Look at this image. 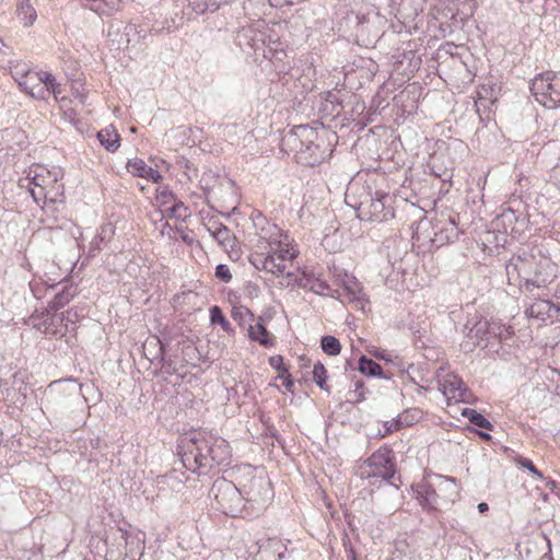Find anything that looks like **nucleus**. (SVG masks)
<instances>
[{
	"mask_svg": "<svg viewBox=\"0 0 560 560\" xmlns=\"http://www.w3.org/2000/svg\"><path fill=\"white\" fill-rule=\"evenodd\" d=\"M509 284L533 292L557 278V265L538 248H522L505 265Z\"/></svg>",
	"mask_w": 560,
	"mask_h": 560,
	"instance_id": "obj_1",
	"label": "nucleus"
},
{
	"mask_svg": "<svg viewBox=\"0 0 560 560\" xmlns=\"http://www.w3.org/2000/svg\"><path fill=\"white\" fill-rule=\"evenodd\" d=\"M177 448L183 466L199 475L205 474L203 470L225 464L231 456L229 443L206 431L182 438Z\"/></svg>",
	"mask_w": 560,
	"mask_h": 560,
	"instance_id": "obj_2",
	"label": "nucleus"
},
{
	"mask_svg": "<svg viewBox=\"0 0 560 560\" xmlns=\"http://www.w3.org/2000/svg\"><path fill=\"white\" fill-rule=\"evenodd\" d=\"M284 141L295 151L299 163L307 166L319 165L331 152L319 138L316 128L308 125L295 126L284 137Z\"/></svg>",
	"mask_w": 560,
	"mask_h": 560,
	"instance_id": "obj_3",
	"label": "nucleus"
},
{
	"mask_svg": "<svg viewBox=\"0 0 560 560\" xmlns=\"http://www.w3.org/2000/svg\"><path fill=\"white\" fill-rule=\"evenodd\" d=\"M210 495L215 502V509L223 514L237 517L242 512L243 497L238 486L225 479H217L210 489Z\"/></svg>",
	"mask_w": 560,
	"mask_h": 560,
	"instance_id": "obj_4",
	"label": "nucleus"
},
{
	"mask_svg": "<svg viewBox=\"0 0 560 560\" xmlns=\"http://www.w3.org/2000/svg\"><path fill=\"white\" fill-rule=\"evenodd\" d=\"M535 100L548 109L560 107V72L545 71L537 74L529 85Z\"/></svg>",
	"mask_w": 560,
	"mask_h": 560,
	"instance_id": "obj_5",
	"label": "nucleus"
},
{
	"mask_svg": "<svg viewBox=\"0 0 560 560\" xmlns=\"http://www.w3.org/2000/svg\"><path fill=\"white\" fill-rule=\"evenodd\" d=\"M392 196L385 192L376 191L374 197L361 201L357 208L358 218L360 220L371 222H383L394 217L390 206Z\"/></svg>",
	"mask_w": 560,
	"mask_h": 560,
	"instance_id": "obj_6",
	"label": "nucleus"
},
{
	"mask_svg": "<svg viewBox=\"0 0 560 560\" xmlns=\"http://www.w3.org/2000/svg\"><path fill=\"white\" fill-rule=\"evenodd\" d=\"M248 477L240 481L238 488L243 500L264 504L272 497L270 481L264 476H256L252 469H248Z\"/></svg>",
	"mask_w": 560,
	"mask_h": 560,
	"instance_id": "obj_7",
	"label": "nucleus"
},
{
	"mask_svg": "<svg viewBox=\"0 0 560 560\" xmlns=\"http://www.w3.org/2000/svg\"><path fill=\"white\" fill-rule=\"evenodd\" d=\"M370 470L366 478L378 477L389 481L396 474L395 455L392 448L382 446L375 451L366 460Z\"/></svg>",
	"mask_w": 560,
	"mask_h": 560,
	"instance_id": "obj_8",
	"label": "nucleus"
},
{
	"mask_svg": "<svg viewBox=\"0 0 560 560\" xmlns=\"http://www.w3.org/2000/svg\"><path fill=\"white\" fill-rule=\"evenodd\" d=\"M463 331L465 340L462 347L465 351H472L480 345H482L483 348L489 346V320L486 318L476 315L467 319Z\"/></svg>",
	"mask_w": 560,
	"mask_h": 560,
	"instance_id": "obj_9",
	"label": "nucleus"
},
{
	"mask_svg": "<svg viewBox=\"0 0 560 560\" xmlns=\"http://www.w3.org/2000/svg\"><path fill=\"white\" fill-rule=\"evenodd\" d=\"M424 0H389L390 13L402 24L412 23L423 11Z\"/></svg>",
	"mask_w": 560,
	"mask_h": 560,
	"instance_id": "obj_10",
	"label": "nucleus"
},
{
	"mask_svg": "<svg viewBox=\"0 0 560 560\" xmlns=\"http://www.w3.org/2000/svg\"><path fill=\"white\" fill-rule=\"evenodd\" d=\"M526 314L542 322L550 319L560 320V302L548 299H536L527 308Z\"/></svg>",
	"mask_w": 560,
	"mask_h": 560,
	"instance_id": "obj_11",
	"label": "nucleus"
},
{
	"mask_svg": "<svg viewBox=\"0 0 560 560\" xmlns=\"http://www.w3.org/2000/svg\"><path fill=\"white\" fill-rule=\"evenodd\" d=\"M338 282L345 291V298L349 303H353L357 308H364L368 299L363 292L362 284L353 276L345 273L338 277Z\"/></svg>",
	"mask_w": 560,
	"mask_h": 560,
	"instance_id": "obj_12",
	"label": "nucleus"
},
{
	"mask_svg": "<svg viewBox=\"0 0 560 560\" xmlns=\"http://www.w3.org/2000/svg\"><path fill=\"white\" fill-rule=\"evenodd\" d=\"M433 231L434 234L431 237V242L436 247L457 241L460 234L455 217H450L446 222L436 223L433 225Z\"/></svg>",
	"mask_w": 560,
	"mask_h": 560,
	"instance_id": "obj_13",
	"label": "nucleus"
},
{
	"mask_svg": "<svg viewBox=\"0 0 560 560\" xmlns=\"http://www.w3.org/2000/svg\"><path fill=\"white\" fill-rule=\"evenodd\" d=\"M296 284L305 290H310L322 296L339 298L338 291L332 290L330 285L314 272H303L301 277L295 278Z\"/></svg>",
	"mask_w": 560,
	"mask_h": 560,
	"instance_id": "obj_14",
	"label": "nucleus"
},
{
	"mask_svg": "<svg viewBox=\"0 0 560 560\" xmlns=\"http://www.w3.org/2000/svg\"><path fill=\"white\" fill-rule=\"evenodd\" d=\"M413 493L422 509L428 511L436 510L439 506V495L434 488L428 482H419L413 487Z\"/></svg>",
	"mask_w": 560,
	"mask_h": 560,
	"instance_id": "obj_15",
	"label": "nucleus"
},
{
	"mask_svg": "<svg viewBox=\"0 0 560 560\" xmlns=\"http://www.w3.org/2000/svg\"><path fill=\"white\" fill-rule=\"evenodd\" d=\"M236 42L241 48L249 47L257 50L265 44V34L253 26H246L237 32Z\"/></svg>",
	"mask_w": 560,
	"mask_h": 560,
	"instance_id": "obj_16",
	"label": "nucleus"
},
{
	"mask_svg": "<svg viewBox=\"0 0 560 560\" xmlns=\"http://www.w3.org/2000/svg\"><path fill=\"white\" fill-rule=\"evenodd\" d=\"M126 168L131 175L150 179L153 183H159L163 178L159 171L148 166L142 159L135 158L129 160Z\"/></svg>",
	"mask_w": 560,
	"mask_h": 560,
	"instance_id": "obj_17",
	"label": "nucleus"
},
{
	"mask_svg": "<svg viewBox=\"0 0 560 560\" xmlns=\"http://www.w3.org/2000/svg\"><path fill=\"white\" fill-rule=\"evenodd\" d=\"M82 5L98 16H112L120 8V0H80Z\"/></svg>",
	"mask_w": 560,
	"mask_h": 560,
	"instance_id": "obj_18",
	"label": "nucleus"
},
{
	"mask_svg": "<svg viewBox=\"0 0 560 560\" xmlns=\"http://www.w3.org/2000/svg\"><path fill=\"white\" fill-rule=\"evenodd\" d=\"M443 388L445 395L451 394V397L454 399L462 401L466 400L468 388L460 377L452 376L446 378L444 381Z\"/></svg>",
	"mask_w": 560,
	"mask_h": 560,
	"instance_id": "obj_19",
	"label": "nucleus"
},
{
	"mask_svg": "<svg viewBox=\"0 0 560 560\" xmlns=\"http://www.w3.org/2000/svg\"><path fill=\"white\" fill-rule=\"evenodd\" d=\"M498 220L502 223L505 232L514 233L518 232L520 228H523L525 224V218L518 214L515 210L508 208L505 209Z\"/></svg>",
	"mask_w": 560,
	"mask_h": 560,
	"instance_id": "obj_20",
	"label": "nucleus"
},
{
	"mask_svg": "<svg viewBox=\"0 0 560 560\" xmlns=\"http://www.w3.org/2000/svg\"><path fill=\"white\" fill-rule=\"evenodd\" d=\"M358 370L369 377H380L384 380H388L390 377L389 375L384 374L382 366L377 362L366 355H361L359 358Z\"/></svg>",
	"mask_w": 560,
	"mask_h": 560,
	"instance_id": "obj_21",
	"label": "nucleus"
},
{
	"mask_svg": "<svg viewBox=\"0 0 560 560\" xmlns=\"http://www.w3.org/2000/svg\"><path fill=\"white\" fill-rule=\"evenodd\" d=\"M207 230L210 232L213 238L222 246L229 245L233 240L231 230L221 222L210 221L207 224Z\"/></svg>",
	"mask_w": 560,
	"mask_h": 560,
	"instance_id": "obj_22",
	"label": "nucleus"
},
{
	"mask_svg": "<svg viewBox=\"0 0 560 560\" xmlns=\"http://www.w3.org/2000/svg\"><path fill=\"white\" fill-rule=\"evenodd\" d=\"M100 143L109 152H115L120 145V137L114 127H107L97 132Z\"/></svg>",
	"mask_w": 560,
	"mask_h": 560,
	"instance_id": "obj_23",
	"label": "nucleus"
},
{
	"mask_svg": "<svg viewBox=\"0 0 560 560\" xmlns=\"http://www.w3.org/2000/svg\"><path fill=\"white\" fill-rule=\"evenodd\" d=\"M77 294L78 290L73 284H66L49 302V307L54 311H58L67 305Z\"/></svg>",
	"mask_w": 560,
	"mask_h": 560,
	"instance_id": "obj_24",
	"label": "nucleus"
},
{
	"mask_svg": "<svg viewBox=\"0 0 560 560\" xmlns=\"http://www.w3.org/2000/svg\"><path fill=\"white\" fill-rule=\"evenodd\" d=\"M248 336L252 340L259 342V345L266 348L273 346V340L270 338L269 331L260 322L249 326Z\"/></svg>",
	"mask_w": 560,
	"mask_h": 560,
	"instance_id": "obj_25",
	"label": "nucleus"
},
{
	"mask_svg": "<svg viewBox=\"0 0 560 560\" xmlns=\"http://www.w3.org/2000/svg\"><path fill=\"white\" fill-rule=\"evenodd\" d=\"M513 335L514 331L510 326L498 322H489V341L497 339L499 342H506Z\"/></svg>",
	"mask_w": 560,
	"mask_h": 560,
	"instance_id": "obj_26",
	"label": "nucleus"
},
{
	"mask_svg": "<svg viewBox=\"0 0 560 560\" xmlns=\"http://www.w3.org/2000/svg\"><path fill=\"white\" fill-rule=\"evenodd\" d=\"M462 416L478 428L489 431L493 429V424L485 416L472 408H464L462 410Z\"/></svg>",
	"mask_w": 560,
	"mask_h": 560,
	"instance_id": "obj_27",
	"label": "nucleus"
},
{
	"mask_svg": "<svg viewBox=\"0 0 560 560\" xmlns=\"http://www.w3.org/2000/svg\"><path fill=\"white\" fill-rule=\"evenodd\" d=\"M18 16L24 26L34 24L37 18L36 10L30 3V0H22L18 5Z\"/></svg>",
	"mask_w": 560,
	"mask_h": 560,
	"instance_id": "obj_28",
	"label": "nucleus"
},
{
	"mask_svg": "<svg viewBox=\"0 0 560 560\" xmlns=\"http://www.w3.org/2000/svg\"><path fill=\"white\" fill-rule=\"evenodd\" d=\"M40 78L39 80L43 81V84L48 90V95L51 93L56 100H58L62 93L61 84L57 82L56 78L50 73L46 71L38 72Z\"/></svg>",
	"mask_w": 560,
	"mask_h": 560,
	"instance_id": "obj_29",
	"label": "nucleus"
},
{
	"mask_svg": "<svg viewBox=\"0 0 560 560\" xmlns=\"http://www.w3.org/2000/svg\"><path fill=\"white\" fill-rule=\"evenodd\" d=\"M188 5L197 14H203L207 11H215L219 9L221 0H187Z\"/></svg>",
	"mask_w": 560,
	"mask_h": 560,
	"instance_id": "obj_30",
	"label": "nucleus"
},
{
	"mask_svg": "<svg viewBox=\"0 0 560 560\" xmlns=\"http://www.w3.org/2000/svg\"><path fill=\"white\" fill-rule=\"evenodd\" d=\"M32 171L28 174L30 185H33L34 188H47L48 185L55 184L57 182V177L52 176L49 172L46 175L42 173H34L31 177Z\"/></svg>",
	"mask_w": 560,
	"mask_h": 560,
	"instance_id": "obj_31",
	"label": "nucleus"
},
{
	"mask_svg": "<svg viewBox=\"0 0 560 560\" xmlns=\"http://www.w3.org/2000/svg\"><path fill=\"white\" fill-rule=\"evenodd\" d=\"M320 347L328 355H337L341 351L340 341L334 336H324L320 341Z\"/></svg>",
	"mask_w": 560,
	"mask_h": 560,
	"instance_id": "obj_32",
	"label": "nucleus"
},
{
	"mask_svg": "<svg viewBox=\"0 0 560 560\" xmlns=\"http://www.w3.org/2000/svg\"><path fill=\"white\" fill-rule=\"evenodd\" d=\"M264 270L273 275L283 273L285 270V264L280 262L275 255H268L264 257Z\"/></svg>",
	"mask_w": 560,
	"mask_h": 560,
	"instance_id": "obj_33",
	"label": "nucleus"
},
{
	"mask_svg": "<svg viewBox=\"0 0 560 560\" xmlns=\"http://www.w3.org/2000/svg\"><path fill=\"white\" fill-rule=\"evenodd\" d=\"M39 78V73L36 72V78L34 79V83H32V89L28 95L35 100L45 101L48 97V90Z\"/></svg>",
	"mask_w": 560,
	"mask_h": 560,
	"instance_id": "obj_34",
	"label": "nucleus"
},
{
	"mask_svg": "<svg viewBox=\"0 0 560 560\" xmlns=\"http://www.w3.org/2000/svg\"><path fill=\"white\" fill-rule=\"evenodd\" d=\"M28 190H30V194H31L32 198L34 199V201L37 205H39L40 200H44V205H46L47 202H51V203L57 202L56 197L55 196H50V192H49L48 188L28 187Z\"/></svg>",
	"mask_w": 560,
	"mask_h": 560,
	"instance_id": "obj_35",
	"label": "nucleus"
},
{
	"mask_svg": "<svg viewBox=\"0 0 560 560\" xmlns=\"http://www.w3.org/2000/svg\"><path fill=\"white\" fill-rule=\"evenodd\" d=\"M497 84L495 83H486L481 84L477 90V95L479 101H495L497 100Z\"/></svg>",
	"mask_w": 560,
	"mask_h": 560,
	"instance_id": "obj_36",
	"label": "nucleus"
},
{
	"mask_svg": "<svg viewBox=\"0 0 560 560\" xmlns=\"http://www.w3.org/2000/svg\"><path fill=\"white\" fill-rule=\"evenodd\" d=\"M313 378L319 388L328 390V386H326L327 371L320 362L313 368Z\"/></svg>",
	"mask_w": 560,
	"mask_h": 560,
	"instance_id": "obj_37",
	"label": "nucleus"
},
{
	"mask_svg": "<svg viewBox=\"0 0 560 560\" xmlns=\"http://www.w3.org/2000/svg\"><path fill=\"white\" fill-rule=\"evenodd\" d=\"M210 322L211 324H219L225 331L230 329L229 320L223 315L221 308L217 305L210 308Z\"/></svg>",
	"mask_w": 560,
	"mask_h": 560,
	"instance_id": "obj_38",
	"label": "nucleus"
},
{
	"mask_svg": "<svg viewBox=\"0 0 560 560\" xmlns=\"http://www.w3.org/2000/svg\"><path fill=\"white\" fill-rule=\"evenodd\" d=\"M217 178L218 175L214 174L212 171L209 170L207 172H203V174L200 177L199 184L200 188L203 190L205 194H209L212 190L214 183L217 182Z\"/></svg>",
	"mask_w": 560,
	"mask_h": 560,
	"instance_id": "obj_39",
	"label": "nucleus"
},
{
	"mask_svg": "<svg viewBox=\"0 0 560 560\" xmlns=\"http://www.w3.org/2000/svg\"><path fill=\"white\" fill-rule=\"evenodd\" d=\"M36 78V72H27L22 79L16 80L19 83V86L24 91L26 94H30L32 89V83H34V79Z\"/></svg>",
	"mask_w": 560,
	"mask_h": 560,
	"instance_id": "obj_40",
	"label": "nucleus"
},
{
	"mask_svg": "<svg viewBox=\"0 0 560 560\" xmlns=\"http://www.w3.org/2000/svg\"><path fill=\"white\" fill-rule=\"evenodd\" d=\"M281 230L277 225H271L269 228V234H265L261 237L266 238L268 243L271 244H281Z\"/></svg>",
	"mask_w": 560,
	"mask_h": 560,
	"instance_id": "obj_41",
	"label": "nucleus"
},
{
	"mask_svg": "<svg viewBox=\"0 0 560 560\" xmlns=\"http://www.w3.org/2000/svg\"><path fill=\"white\" fill-rule=\"evenodd\" d=\"M158 342L160 343V349H159V357L161 358V361L164 362L163 364V368L165 369V371L167 373H173L176 371V368L175 365L173 364V362L171 360L166 361L165 360V345L163 341H161L160 339H158Z\"/></svg>",
	"mask_w": 560,
	"mask_h": 560,
	"instance_id": "obj_42",
	"label": "nucleus"
},
{
	"mask_svg": "<svg viewBox=\"0 0 560 560\" xmlns=\"http://www.w3.org/2000/svg\"><path fill=\"white\" fill-rule=\"evenodd\" d=\"M215 277L226 283L232 280V275L230 272V269L224 264H219L215 267Z\"/></svg>",
	"mask_w": 560,
	"mask_h": 560,
	"instance_id": "obj_43",
	"label": "nucleus"
},
{
	"mask_svg": "<svg viewBox=\"0 0 560 560\" xmlns=\"http://www.w3.org/2000/svg\"><path fill=\"white\" fill-rule=\"evenodd\" d=\"M521 467L526 468L530 474L542 479V474L535 467L534 463L526 457H521L517 462Z\"/></svg>",
	"mask_w": 560,
	"mask_h": 560,
	"instance_id": "obj_44",
	"label": "nucleus"
},
{
	"mask_svg": "<svg viewBox=\"0 0 560 560\" xmlns=\"http://www.w3.org/2000/svg\"><path fill=\"white\" fill-rule=\"evenodd\" d=\"M279 378L282 380V386L287 390H289V392L293 390L294 383H293L291 374L288 372L287 369H283V373H281L279 375Z\"/></svg>",
	"mask_w": 560,
	"mask_h": 560,
	"instance_id": "obj_45",
	"label": "nucleus"
},
{
	"mask_svg": "<svg viewBox=\"0 0 560 560\" xmlns=\"http://www.w3.org/2000/svg\"><path fill=\"white\" fill-rule=\"evenodd\" d=\"M355 402H361L365 399L364 383L363 381L355 382L354 388Z\"/></svg>",
	"mask_w": 560,
	"mask_h": 560,
	"instance_id": "obj_46",
	"label": "nucleus"
},
{
	"mask_svg": "<svg viewBox=\"0 0 560 560\" xmlns=\"http://www.w3.org/2000/svg\"><path fill=\"white\" fill-rule=\"evenodd\" d=\"M269 364L273 369L278 370L280 372V374L283 373V369H285L282 355H272V357H270L269 358Z\"/></svg>",
	"mask_w": 560,
	"mask_h": 560,
	"instance_id": "obj_47",
	"label": "nucleus"
},
{
	"mask_svg": "<svg viewBox=\"0 0 560 560\" xmlns=\"http://www.w3.org/2000/svg\"><path fill=\"white\" fill-rule=\"evenodd\" d=\"M549 183L555 185L557 188H560V165L552 167L549 175Z\"/></svg>",
	"mask_w": 560,
	"mask_h": 560,
	"instance_id": "obj_48",
	"label": "nucleus"
},
{
	"mask_svg": "<svg viewBox=\"0 0 560 560\" xmlns=\"http://www.w3.org/2000/svg\"><path fill=\"white\" fill-rule=\"evenodd\" d=\"M402 425L400 418L394 419L390 422L385 423L386 433L398 431Z\"/></svg>",
	"mask_w": 560,
	"mask_h": 560,
	"instance_id": "obj_49",
	"label": "nucleus"
},
{
	"mask_svg": "<svg viewBox=\"0 0 560 560\" xmlns=\"http://www.w3.org/2000/svg\"><path fill=\"white\" fill-rule=\"evenodd\" d=\"M275 256L279 259L280 262H284L285 259H293L295 254L291 253L289 248H281Z\"/></svg>",
	"mask_w": 560,
	"mask_h": 560,
	"instance_id": "obj_50",
	"label": "nucleus"
},
{
	"mask_svg": "<svg viewBox=\"0 0 560 560\" xmlns=\"http://www.w3.org/2000/svg\"><path fill=\"white\" fill-rule=\"evenodd\" d=\"M369 352L377 359L384 360L386 362L392 361L389 354H387L385 350L375 349V350H370Z\"/></svg>",
	"mask_w": 560,
	"mask_h": 560,
	"instance_id": "obj_51",
	"label": "nucleus"
},
{
	"mask_svg": "<svg viewBox=\"0 0 560 560\" xmlns=\"http://www.w3.org/2000/svg\"><path fill=\"white\" fill-rule=\"evenodd\" d=\"M71 394H69L66 398H62V397H54L52 400L50 401V404H52L54 408L57 409L58 407H62L63 405H66L67 401L65 400H70L71 398Z\"/></svg>",
	"mask_w": 560,
	"mask_h": 560,
	"instance_id": "obj_52",
	"label": "nucleus"
},
{
	"mask_svg": "<svg viewBox=\"0 0 560 560\" xmlns=\"http://www.w3.org/2000/svg\"><path fill=\"white\" fill-rule=\"evenodd\" d=\"M78 317H79V315H78L77 311H74L73 308H70V310L66 311L65 313H62V319H66L71 323H73L75 319H78Z\"/></svg>",
	"mask_w": 560,
	"mask_h": 560,
	"instance_id": "obj_53",
	"label": "nucleus"
},
{
	"mask_svg": "<svg viewBox=\"0 0 560 560\" xmlns=\"http://www.w3.org/2000/svg\"><path fill=\"white\" fill-rule=\"evenodd\" d=\"M182 208H184V210H185V211L187 210V209L184 207L183 202H177V203H175L173 207H171V208H170V211H171V213H172L173 215H177V217H179V218H180V217H182V214H180V213H178V214H177V212H178Z\"/></svg>",
	"mask_w": 560,
	"mask_h": 560,
	"instance_id": "obj_54",
	"label": "nucleus"
},
{
	"mask_svg": "<svg viewBox=\"0 0 560 560\" xmlns=\"http://www.w3.org/2000/svg\"><path fill=\"white\" fill-rule=\"evenodd\" d=\"M160 196L161 198L163 199V202H167L168 200L171 199H174V195L172 191L167 190V189H163L161 192H160Z\"/></svg>",
	"mask_w": 560,
	"mask_h": 560,
	"instance_id": "obj_55",
	"label": "nucleus"
},
{
	"mask_svg": "<svg viewBox=\"0 0 560 560\" xmlns=\"http://www.w3.org/2000/svg\"><path fill=\"white\" fill-rule=\"evenodd\" d=\"M253 265L257 268V269H264V257H259L258 259L254 260L253 261Z\"/></svg>",
	"mask_w": 560,
	"mask_h": 560,
	"instance_id": "obj_56",
	"label": "nucleus"
},
{
	"mask_svg": "<svg viewBox=\"0 0 560 560\" xmlns=\"http://www.w3.org/2000/svg\"><path fill=\"white\" fill-rule=\"evenodd\" d=\"M172 231L171 225L167 222H164L162 225L161 234L164 235L165 233L170 234Z\"/></svg>",
	"mask_w": 560,
	"mask_h": 560,
	"instance_id": "obj_57",
	"label": "nucleus"
},
{
	"mask_svg": "<svg viewBox=\"0 0 560 560\" xmlns=\"http://www.w3.org/2000/svg\"><path fill=\"white\" fill-rule=\"evenodd\" d=\"M477 508L480 513H485L489 510V506L486 502H480Z\"/></svg>",
	"mask_w": 560,
	"mask_h": 560,
	"instance_id": "obj_58",
	"label": "nucleus"
},
{
	"mask_svg": "<svg viewBox=\"0 0 560 560\" xmlns=\"http://www.w3.org/2000/svg\"><path fill=\"white\" fill-rule=\"evenodd\" d=\"M479 434V436L482 439V440H486V441H489L491 440V435L487 432H482V431H478L477 432Z\"/></svg>",
	"mask_w": 560,
	"mask_h": 560,
	"instance_id": "obj_59",
	"label": "nucleus"
},
{
	"mask_svg": "<svg viewBox=\"0 0 560 560\" xmlns=\"http://www.w3.org/2000/svg\"><path fill=\"white\" fill-rule=\"evenodd\" d=\"M552 302H560V289L556 291Z\"/></svg>",
	"mask_w": 560,
	"mask_h": 560,
	"instance_id": "obj_60",
	"label": "nucleus"
},
{
	"mask_svg": "<svg viewBox=\"0 0 560 560\" xmlns=\"http://www.w3.org/2000/svg\"><path fill=\"white\" fill-rule=\"evenodd\" d=\"M547 486L550 487L551 490H553L556 488V481L549 480L547 481Z\"/></svg>",
	"mask_w": 560,
	"mask_h": 560,
	"instance_id": "obj_61",
	"label": "nucleus"
},
{
	"mask_svg": "<svg viewBox=\"0 0 560 560\" xmlns=\"http://www.w3.org/2000/svg\"><path fill=\"white\" fill-rule=\"evenodd\" d=\"M118 529L121 532V537L124 538L127 533L122 529V527H118Z\"/></svg>",
	"mask_w": 560,
	"mask_h": 560,
	"instance_id": "obj_62",
	"label": "nucleus"
},
{
	"mask_svg": "<svg viewBox=\"0 0 560 560\" xmlns=\"http://www.w3.org/2000/svg\"><path fill=\"white\" fill-rule=\"evenodd\" d=\"M96 240H98L100 242H102L104 238H103V236L98 235V236L96 237Z\"/></svg>",
	"mask_w": 560,
	"mask_h": 560,
	"instance_id": "obj_63",
	"label": "nucleus"
},
{
	"mask_svg": "<svg viewBox=\"0 0 560 560\" xmlns=\"http://www.w3.org/2000/svg\"><path fill=\"white\" fill-rule=\"evenodd\" d=\"M350 560H357L355 556L352 555Z\"/></svg>",
	"mask_w": 560,
	"mask_h": 560,
	"instance_id": "obj_64",
	"label": "nucleus"
}]
</instances>
